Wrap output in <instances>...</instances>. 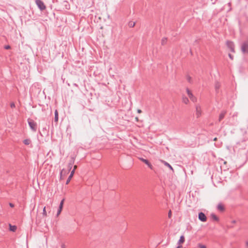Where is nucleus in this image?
<instances>
[{
	"mask_svg": "<svg viewBox=\"0 0 248 248\" xmlns=\"http://www.w3.org/2000/svg\"><path fill=\"white\" fill-rule=\"evenodd\" d=\"M72 164H73L72 163H69L67 166V169H63L62 170V171L61 172V174H60L61 179H63L64 177L68 174L70 170L72 168Z\"/></svg>",
	"mask_w": 248,
	"mask_h": 248,
	"instance_id": "f257e3e1",
	"label": "nucleus"
},
{
	"mask_svg": "<svg viewBox=\"0 0 248 248\" xmlns=\"http://www.w3.org/2000/svg\"><path fill=\"white\" fill-rule=\"evenodd\" d=\"M185 241V237L184 235H181L177 243V246L175 248H184L183 244Z\"/></svg>",
	"mask_w": 248,
	"mask_h": 248,
	"instance_id": "f03ea898",
	"label": "nucleus"
},
{
	"mask_svg": "<svg viewBox=\"0 0 248 248\" xmlns=\"http://www.w3.org/2000/svg\"><path fill=\"white\" fill-rule=\"evenodd\" d=\"M28 123L30 128L34 131L36 130L37 124L33 120H29Z\"/></svg>",
	"mask_w": 248,
	"mask_h": 248,
	"instance_id": "7ed1b4c3",
	"label": "nucleus"
},
{
	"mask_svg": "<svg viewBox=\"0 0 248 248\" xmlns=\"http://www.w3.org/2000/svg\"><path fill=\"white\" fill-rule=\"evenodd\" d=\"M241 49L244 53L248 54V41L243 44Z\"/></svg>",
	"mask_w": 248,
	"mask_h": 248,
	"instance_id": "20e7f679",
	"label": "nucleus"
},
{
	"mask_svg": "<svg viewBox=\"0 0 248 248\" xmlns=\"http://www.w3.org/2000/svg\"><path fill=\"white\" fill-rule=\"evenodd\" d=\"M36 3L41 10L45 9L46 6L43 1L41 0H36Z\"/></svg>",
	"mask_w": 248,
	"mask_h": 248,
	"instance_id": "39448f33",
	"label": "nucleus"
},
{
	"mask_svg": "<svg viewBox=\"0 0 248 248\" xmlns=\"http://www.w3.org/2000/svg\"><path fill=\"white\" fill-rule=\"evenodd\" d=\"M186 92L187 93V94L190 99L193 101V102H196L197 99L194 96V95L192 94L191 92L188 89H186Z\"/></svg>",
	"mask_w": 248,
	"mask_h": 248,
	"instance_id": "423d86ee",
	"label": "nucleus"
},
{
	"mask_svg": "<svg viewBox=\"0 0 248 248\" xmlns=\"http://www.w3.org/2000/svg\"><path fill=\"white\" fill-rule=\"evenodd\" d=\"M227 46L232 52V53L235 52L234 46L232 42H230V41L227 42Z\"/></svg>",
	"mask_w": 248,
	"mask_h": 248,
	"instance_id": "0eeeda50",
	"label": "nucleus"
},
{
	"mask_svg": "<svg viewBox=\"0 0 248 248\" xmlns=\"http://www.w3.org/2000/svg\"><path fill=\"white\" fill-rule=\"evenodd\" d=\"M77 165H75L74 166V168H73V170L71 171V174L70 175V176H69L68 179L67 180V181H66V184H68L70 182L71 179H72V178L73 177V175H74V174L75 173V170L77 169Z\"/></svg>",
	"mask_w": 248,
	"mask_h": 248,
	"instance_id": "6e6552de",
	"label": "nucleus"
},
{
	"mask_svg": "<svg viewBox=\"0 0 248 248\" xmlns=\"http://www.w3.org/2000/svg\"><path fill=\"white\" fill-rule=\"evenodd\" d=\"M199 219L202 222H205L207 220V217L204 213L201 212L199 214Z\"/></svg>",
	"mask_w": 248,
	"mask_h": 248,
	"instance_id": "1a4fd4ad",
	"label": "nucleus"
},
{
	"mask_svg": "<svg viewBox=\"0 0 248 248\" xmlns=\"http://www.w3.org/2000/svg\"><path fill=\"white\" fill-rule=\"evenodd\" d=\"M196 116L197 117H199L201 116L202 113V110L200 106H197L196 108Z\"/></svg>",
	"mask_w": 248,
	"mask_h": 248,
	"instance_id": "9d476101",
	"label": "nucleus"
},
{
	"mask_svg": "<svg viewBox=\"0 0 248 248\" xmlns=\"http://www.w3.org/2000/svg\"><path fill=\"white\" fill-rule=\"evenodd\" d=\"M63 203H64V200H62L61 202V203H60V205H59V209L58 210L57 214V216H58L61 214V212L62 211V208H63Z\"/></svg>",
	"mask_w": 248,
	"mask_h": 248,
	"instance_id": "9b49d317",
	"label": "nucleus"
},
{
	"mask_svg": "<svg viewBox=\"0 0 248 248\" xmlns=\"http://www.w3.org/2000/svg\"><path fill=\"white\" fill-rule=\"evenodd\" d=\"M140 159L145 164H146L151 169H153V166L147 160L143 158H140Z\"/></svg>",
	"mask_w": 248,
	"mask_h": 248,
	"instance_id": "f8f14e48",
	"label": "nucleus"
},
{
	"mask_svg": "<svg viewBox=\"0 0 248 248\" xmlns=\"http://www.w3.org/2000/svg\"><path fill=\"white\" fill-rule=\"evenodd\" d=\"M226 112H222L219 115V121H221L224 117L225 115Z\"/></svg>",
	"mask_w": 248,
	"mask_h": 248,
	"instance_id": "ddd939ff",
	"label": "nucleus"
},
{
	"mask_svg": "<svg viewBox=\"0 0 248 248\" xmlns=\"http://www.w3.org/2000/svg\"><path fill=\"white\" fill-rule=\"evenodd\" d=\"M182 101L185 104H187L189 103L188 99L186 97H185V96H183V98H182Z\"/></svg>",
	"mask_w": 248,
	"mask_h": 248,
	"instance_id": "4468645a",
	"label": "nucleus"
},
{
	"mask_svg": "<svg viewBox=\"0 0 248 248\" xmlns=\"http://www.w3.org/2000/svg\"><path fill=\"white\" fill-rule=\"evenodd\" d=\"M42 215L44 217H46L47 216L46 206H45L43 208Z\"/></svg>",
	"mask_w": 248,
	"mask_h": 248,
	"instance_id": "2eb2a0df",
	"label": "nucleus"
},
{
	"mask_svg": "<svg viewBox=\"0 0 248 248\" xmlns=\"http://www.w3.org/2000/svg\"><path fill=\"white\" fill-rule=\"evenodd\" d=\"M162 162L164 163V164L167 166L168 167H169L171 170H172V171L173 170V169L172 168V167L167 162L164 161H162Z\"/></svg>",
	"mask_w": 248,
	"mask_h": 248,
	"instance_id": "dca6fc26",
	"label": "nucleus"
},
{
	"mask_svg": "<svg viewBox=\"0 0 248 248\" xmlns=\"http://www.w3.org/2000/svg\"><path fill=\"white\" fill-rule=\"evenodd\" d=\"M217 209L220 211H223L224 210V206L220 203L217 205Z\"/></svg>",
	"mask_w": 248,
	"mask_h": 248,
	"instance_id": "f3484780",
	"label": "nucleus"
},
{
	"mask_svg": "<svg viewBox=\"0 0 248 248\" xmlns=\"http://www.w3.org/2000/svg\"><path fill=\"white\" fill-rule=\"evenodd\" d=\"M58 121V112L57 110L55 111V121L57 122Z\"/></svg>",
	"mask_w": 248,
	"mask_h": 248,
	"instance_id": "a211bd4d",
	"label": "nucleus"
},
{
	"mask_svg": "<svg viewBox=\"0 0 248 248\" xmlns=\"http://www.w3.org/2000/svg\"><path fill=\"white\" fill-rule=\"evenodd\" d=\"M23 143L25 145H29L31 143V140L29 139H26L23 140Z\"/></svg>",
	"mask_w": 248,
	"mask_h": 248,
	"instance_id": "6ab92c4d",
	"label": "nucleus"
},
{
	"mask_svg": "<svg viewBox=\"0 0 248 248\" xmlns=\"http://www.w3.org/2000/svg\"><path fill=\"white\" fill-rule=\"evenodd\" d=\"M135 25V23L133 21H130L128 23V26L130 28H133Z\"/></svg>",
	"mask_w": 248,
	"mask_h": 248,
	"instance_id": "aec40b11",
	"label": "nucleus"
},
{
	"mask_svg": "<svg viewBox=\"0 0 248 248\" xmlns=\"http://www.w3.org/2000/svg\"><path fill=\"white\" fill-rule=\"evenodd\" d=\"M10 229L11 231L15 232L16 230V226L10 225Z\"/></svg>",
	"mask_w": 248,
	"mask_h": 248,
	"instance_id": "412c9836",
	"label": "nucleus"
},
{
	"mask_svg": "<svg viewBox=\"0 0 248 248\" xmlns=\"http://www.w3.org/2000/svg\"><path fill=\"white\" fill-rule=\"evenodd\" d=\"M211 217H212V218L214 220H216V221H218V217H217V216H216L215 214H212V215H211Z\"/></svg>",
	"mask_w": 248,
	"mask_h": 248,
	"instance_id": "4be33fe9",
	"label": "nucleus"
},
{
	"mask_svg": "<svg viewBox=\"0 0 248 248\" xmlns=\"http://www.w3.org/2000/svg\"><path fill=\"white\" fill-rule=\"evenodd\" d=\"M198 247L199 248H207L205 245L200 243L198 244Z\"/></svg>",
	"mask_w": 248,
	"mask_h": 248,
	"instance_id": "5701e85b",
	"label": "nucleus"
},
{
	"mask_svg": "<svg viewBox=\"0 0 248 248\" xmlns=\"http://www.w3.org/2000/svg\"><path fill=\"white\" fill-rule=\"evenodd\" d=\"M229 57L231 60H233V56L231 54H230V53L229 54Z\"/></svg>",
	"mask_w": 248,
	"mask_h": 248,
	"instance_id": "b1692460",
	"label": "nucleus"
},
{
	"mask_svg": "<svg viewBox=\"0 0 248 248\" xmlns=\"http://www.w3.org/2000/svg\"><path fill=\"white\" fill-rule=\"evenodd\" d=\"M10 107L12 108H15V104L14 103L12 102L10 104Z\"/></svg>",
	"mask_w": 248,
	"mask_h": 248,
	"instance_id": "393cba45",
	"label": "nucleus"
},
{
	"mask_svg": "<svg viewBox=\"0 0 248 248\" xmlns=\"http://www.w3.org/2000/svg\"><path fill=\"white\" fill-rule=\"evenodd\" d=\"M171 217V211L170 210V211H169V214H168V217H169V218H170V217Z\"/></svg>",
	"mask_w": 248,
	"mask_h": 248,
	"instance_id": "a878e982",
	"label": "nucleus"
},
{
	"mask_svg": "<svg viewBox=\"0 0 248 248\" xmlns=\"http://www.w3.org/2000/svg\"><path fill=\"white\" fill-rule=\"evenodd\" d=\"M4 48L6 49H9L10 48V46H5Z\"/></svg>",
	"mask_w": 248,
	"mask_h": 248,
	"instance_id": "bb28decb",
	"label": "nucleus"
},
{
	"mask_svg": "<svg viewBox=\"0 0 248 248\" xmlns=\"http://www.w3.org/2000/svg\"><path fill=\"white\" fill-rule=\"evenodd\" d=\"M137 112H138V113H141L142 112V111H141V109H138L137 110Z\"/></svg>",
	"mask_w": 248,
	"mask_h": 248,
	"instance_id": "cd10ccee",
	"label": "nucleus"
},
{
	"mask_svg": "<svg viewBox=\"0 0 248 248\" xmlns=\"http://www.w3.org/2000/svg\"><path fill=\"white\" fill-rule=\"evenodd\" d=\"M246 246L247 248H248V241L246 242Z\"/></svg>",
	"mask_w": 248,
	"mask_h": 248,
	"instance_id": "c85d7f7f",
	"label": "nucleus"
},
{
	"mask_svg": "<svg viewBox=\"0 0 248 248\" xmlns=\"http://www.w3.org/2000/svg\"><path fill=\"white\" fill-rule=\"evenodd\" d=\"M135 120L137 122H138L139 121V118L138 117H136L135 118Z\"/></svg>",
	"mask_w": 248,
	"mask_h": 248,
	"instance_id": "c756f323",
	"label": "nucleus"
},
{
	"mask_svg": "<svg viewBox=\"0 0 248 248\" xmlns=\"http://www.w3.org/2000/svg\"><path fill=\"white\" fill-rule=\"evenodd\" d=\"M10 206L11 207H14V204H12V203H10Z\"/></svg>",
	"mask_w": 248,
	"mask_h": 248,
	"instance_id": "7c9ffc66",
	"label": "nucleus"
},
{
	"mask_svg": "<svg viewBox=\"0 0 248 248\" xmlns=\"http://www.w3.org/2000/svg\"><path fill=\"white\" fill-rule=\"evenodd\" d=\"M216 140H217V138H215L214 139V141H216Z\"/></svg>",
	"mask_w": 248,
	"mask_h": 248,
	"instance_id": "2f4dec72",
	"label": "nucleus"
},
{
	"mask_svg": "<svg viewBox=\"0 0 248 248\" xmlns=\"http://www.w3.org/2000/svg\"><path fill=\"white\" fill-rule=\"evenodd\" d=\"M162 41H163V42L166 41V38H164V39H163L162 40Z\"/></svg>",
	"mask_w": 248,
	"mask_h": 248,
	"instance_id": "473e14b6",
	"label": "nucleus"
},
{
	"mask_svg": "<svg viewBox=\"0 0 248 248\" xmlns=\"http://www.w3.org/2000/svg\"><path fill=\"white\" fill-rule=\"evenodd\" d=\"M232 222L235 223V221L234 220V221H232Z\"/></svg>",
	"mask_w": 248,
	"mask_h": 248,
	"instance_id": "72a5a7b5",
	"label": "nucleus"
}]
</instances>
